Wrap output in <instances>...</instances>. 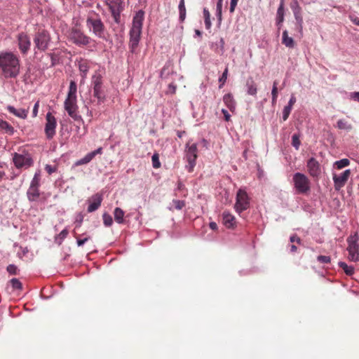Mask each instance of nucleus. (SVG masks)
Listing matches in <instances>:
<instances>
[{
    "mask_svg": "<svg viewBox=\"0 0 359 359\" xmlns=\"http://www.w3.org/2000/svg\"><path fill=\"white\" fill-rule=\"evenodd\" d=\"M124 212L120 208H116L114 211V219L118 224L124 223Z\"/></svg>",
    "mask_w": 359,
    "mask_h": 359,
    "instance_id": "5701e85b",
    "label": "nucleus"
},
{
    "mask_svg": "<svg viewBox=\"0 0 359 359\" xmlns=\"http://www.w3.org/2000/svg\"><path fill=\"white\" fill-rule=\"evenodd\" d=\"M88 163L86 162L85 158H82L81 159L75 162L74 163V165L76 166H78V165H83V164H87Z\"/></svg>",
    "mask_w": 359,
    "mask_h": 359,
    "instance_id": "052dcab7",
    "label": "nucleus"
},
{
    "mask_svg": "<svg viewBox=\"0 0 359 359\" xmlns=\"http://www.w3.org/2000/svg\"><path fill=\"white\" fill-rule=\"evenodd\" d=\"M86 26L92 32L93 34L100 39H107V29L106 27L96 13L90 14L86 19Z\"/></svg>",
    "mask_w": 359,
    "mask_h": 359,
    "instance_id": "20e7f679",
    "label": "nucleus"
},
{
    "mask_svg": "<svg viewBox=\"0 0 359 359\" xmlns=\"http://www.w3.org/2000/svg\"><path fill=\"white\" fill-rule=\"evenodd\" d=\"M0 129L5 131L9 135H12L14 133L13 128L6 121L0 118Z\"/></svg>",
    "mask_w": 359,
    "mask_h": 359,
    "instance_id": "b1692460",
    "label": "nucleus"
},
{
    "mask_svg": "<svg viewBox=\"0 0 359 359\" xmlns=\"http://www.w3.org/2000/svg\"><path fill=\"white\" fill-rule=\"evenodd\" d=\"M224 40L223 38H221L220 40H219V50H216V51L219 53V54H222L223 52H224Z\"/></svg>",
    "mask_w": 359,
    "mask_h": 359,
    "instance_id": "3c124183",
    "label": "nucleus"
},
{
    "mask_svg": "<svg viewBox=\"0 0 359 359\" xmlns=\"http://www.w3.org/2000/svg\"><path fill=\"white\" fill-rule=\"evenodd\" d=\"M121 11H122V10L111 11V15H112V16L114 18V21L117 24H119L120 22H121Z\"/></svg>",
    "mask_w": 359,
    "mask_h": 359,
    "instance_id": "c03bdc74",
    "label": "nucleus"
},
{
    "mask_svg": "<svg viewBox=\"0 0 359 359\" xmlns=\"http://www.w3.org/2000/svg\"><path fill=\"white\" fill-rule=\"evenodd\" d=\"M247 93L250 95L256 96L257 93V86L252 77H249L245 84Z\"/></svg>",
    "mask_w": 359,
    "mask_h": 359,
    "instance_id": "f3484780",
    "label": "nucleus"
},
{
    "mask_svg": "<svg viewBox=\"0 0 359 359\" xmlns=\"http://www.w3.org/2000/svg\"><path fill=\"white\" fill-rule=\"evenodd\" d=\"M203 15H204V19L210 18V13L208 9H206V8L203 9Z\"/></svg>",
    "mask_w": 359,
    "mask_h": 359,
    "instance_id": "338daca9",
    "label": "nucleus"
},
{
    "mask_svg": "<svg viewBox=\"0 0 359 359\" xmlns=\"http://www.w3.org/2000/svg\"><path fill=\"white\" fill-rule=\"evenodd\" d=\"M19 48L22 51V34L20 33L18 35Z\"/></svg>",
    "mask_w": 359,
    "mask_h": 359,
    "instance_id": "13d9d810",
    "label": "nucleus"
},
{
    "mask_svg": "<svg viewBox=\"0 0 359 359\" xmlns=\"http://www.w3.org/2000/svg\"><path fill=\"white\" fill-rule=\"evenodd\" d=\"M278 95V87L273 86L272 90H271L272 104H273L276 103Z\"/></svg>",
    "mask_w": 359,
    "mask_h": 359,
    "instance_id": "49530a36",
    "label": "nucleus"
},
{
    "mask_svg": "<svg viewBox=\"0 0 359 359\" xmlns=\"http://www.w3.org/2000/svg\"><path fill=\"white\" fill-rule=\"evenodd\" d=\"M76 91L77 86L76 82L74 81H71L67 97L65 101V109L69 116L75 121L81 118V116L77 113Z\"/></svg>",
    "mask_w": 359,
    "mask_h": 359,
    "instance_id": "7ed1b4c3",
    "label": "nucleus"
},
{
    "mask_svg": "<svg viewBox=\"0 0 359 359\" xmlns=\"http://www.w3.org/2000/svg\"><path fill=\"white\" fill-rule=\"evenodd\" d=\"M93 87L102 86V80L100 75L94 76L93 78Z\"/></svg>",
    "mask_w": 359,
    "mask_h": 359,
    "instance_id": "79ce46f5",
    "label": "nucleus"
},
{
    "mask_svg": "<svg viewBox=\"0 0 359 359\" xmlns=\"http://www.w3.org/2000/svg\"><path fill=\"white\" fill-rule=\"evenodd\" d=\"M359 237L357 233L350 236L347 238L348 252V259L352 262H357L359 260Z\"/></svg>",
    "mask_w": 359,
    "mask_h": 359,
    "instance_id": "0eeeda50",
    "label": "nucleus"
},
{
    "mask_svg": "<svg viewBox=\"0 0 359 359\" xmlns=\"http://www.w3.org/2000/svg\"><path fill=\"white\" fill-rule=\"evenodd\" d=\"M349 164L350 161L348 159L343 158L336 161L334 165L337 169H342L343 168L348 166Z\"/></svg>",
    "mask_w": 359,
    "mask_h": 359,
    "instance_id": "2f4dec72",
    "label": "nucleus"
},
{
    "mask_svg": "<svg viewBox=\"0 0 359 359\" xmlns=\"http://www.w3.org/2000/svg\"><path fill=\"white\" fill-rule=\"evenodd\" d=\"M45 133L48 139H52L55 135L57 121L50 112H48L46 116Z\"/></svg>",
    "mask_w": 359,
    "mask_h": 359,
    "instance_id": "9b49d317",
    "label": "nucleus"
},
{
    "mask_svg": "<svg viewBox=\"0 0 359 359\" xmlns=\"http://www.w3.org/2000/svg\"><path fill=\"white\" fill-rule=\"evenodd\" d=\"M282 43L284 44L286 47L292 48L294 47L295 43L292 37L288 36V32L287 30H285L283 32L282 36Z\"/></svg>",
    "mask_w": 359,
    "mask_h": 359,
    "instance_id": "aec40b11",
    "label": "nucleus"
},
{
    "mask_svg": "<svg viewBox=\"0 0 359 359\" xmlns=\"http://www.w3.org/2000/svg\"><path fill=\"white\" fill-rule=\"evenodd\" d=\"M292 107H291L288 105H287L284 107V109L283 110V121H285L288 118L290 114L292 111Z\"/></svg>",
    "mask_w": 359,
    "mask_h": 359,
    "instance_id": "ea45409f",
    "label": "nucleus"
},
{
    "mask_svg": "<svg viewBox=\"0 0 359 359\" xmlns=\"http://www.w3.org/2000/svg\"><path fill=\"white\" fill-rule=\"evenodd\" d=\"M39 182H40V172H36L30 184V187H39Z\"/></svg>",
    "mask_w": 359,
    "mask_h": 359,
    "instance_id": "4c0bfd02",
    "label": "nucleus"
},
{
    "mask_svg": "<svg viewBox=\"0 0 359 359\" xmlns=\"http://www.w3.org/2000/svg\"><path fill=\"white\" fill-rule=\"evenodd\" d=\"M351 98L359 102V92L352 93L351 95Z\"/></svg>",
    "mask_w": 359,
    "mask_h": 359,
    "instance_id": "0e129e2a",
    "label": "nucleus"
},
{
    "mask_svg": "<svg viewBox=\"0 0 359 359\" xmlns=\"http://www.w3.org/2000/svg\"><path fill=\"white\" fill-rule=\"evenodd\" d=\"M6 270L11 275H15L17 273L18 268L14 264H9L7 266Z\"/></svg>",
    "mask_w": 359,
    "mask_h": 359,
    "instance_id": "8fccbe9b",
    "label": "nucleus"
},
{
    "mask_svg": "<svg viewBox=\"0 0 359 359\" xmlns=\"http://www.w3.org/2000/svg\"><path fill=\"white\" fill-rule=\"evenodd\" d=\"M93 95L98 100V103H102L105 100V95L102 86L93 87Z\"/></svg>",
    "mask_w": 359,
    "mask_h": 359,
    "instance_id": "412c9836",
    "label": "nucleus"
},
{
    "mask_svg": "<svg viewBox=\"0 0 359 359\" xmlns=\"http://www.w3.org/2000/svg\"><path fill=\"white\" fill-rule=\"evenodd\" d=\"M74 237L76 238V243L78 246H82L85 243H86L90 237H85L84 238H80V236L76 234L75 231H74Z\"/></svg>",
    "mask_w": 359,
    "mask_h": 359,
    "instance_id": "a19ab883",
    "label": "nucleus"
},
{
    "mask_svg": "<svg viewBox=\"0 0 359 359\" xmlns=\"http://www.w3.org/2000/svg\"><path fill=\"white\" fill-rule=\"evenodd\" d=\"M306 168L309 174L316 178H318L321 174V168L319 162L315 158H310L306 162Z\"/></svg>",
    "mask_w": 359,
    "mask_h": 359,
    "instance_id": "f8f14e48",
    "label": "nucleus"
},
{
    "mask_svg": "<svg viewBox=\"0 0 359 359\" xmlns=\"http://www.w3.org/2000/svg\"><path fill=\"white\" fill-rule=\"evenodd\" d=\"M351 21H352V22H353V23H354L355 25H358V26H359V18H358V17L351 18Z\"/></svg>",
    "mask_w": 359,
    "mask_h": 359,
    "instance_id": "774afa93",
    "label": "nucleus"
},
{
    "mask_svg": "<svg viewBox=\"0 0 359 359\" xmlns=\"http://www.w3.org/2000/svg\"><path fill=\"white\" fill-rule=\"evenodd\" d=\"M102 153V148L100 147L97 149L90 152L87 154L84 158L86 161V162L88 163L90 161L93 160V158L97 155V154H101Z\"/></svg>",
    "mask_w": 359,
    "mask_h": 359,
    "instance_id": "c756f323",
    "label": "nucleus"
},
{
    "mask_svg": "<svg viewBox=\"0 0 359 359\" xmlns=\"http://www.w3.org/2000/svg\"><path fill=\"white\" fill-rule=\"evenodd\" d=\"M205 20V27L206 29H210L211 27V21H210V18H208V19H204Z\"/></svg>",
    "mask_w": 359,
    "mask_h": 359,
    "instance_id": "69168bd1",
    "label": "nucleus"
},
{
    "mask_svg": "<svg viewBox=\"0 0 359 359\" xmlns=\"http://www.w3.org/2000/svg\"><path fill=\"white\" fill-rule=\"evenodd\" d=\"M296 102V97H294V95H292L288 102V104L287 105L292 107L293 105L294 104V103Z\"/></svg>",
    "mask_w": 359,
    "mask_h": 359,
    "instance_id": "bf43d9fd",
    "label": "nucleus"
},
{
    "mask_svg": "<svg viewBox=\"0 0 359 359\" xmlns=\"http://www.w3.org/2000/svg\"><path fill=\"white\" fill-rule=\"evenodd\" d=\"M284 20V1L283 0L280 1V4L277 11V22L278 24H280Z\"/></svg>",
    "mask_w": 359,
    "mask_h": 359,
    "instance_id": "a878e982",
    "label": "nucleus"
},
{
    "mask_svg": "<svg viewBox=\"0 0 359 359\" xmlns=\"http://www.w3.org/2000/svg\"><path fill=\"white\" fill-rule=\"evenodd\" d=\"M317 260L322 264H328L330 262L331 259L329 256L319 255Z\"/></svg>",
    "mask_w": 359,
    "mask_h": 359,
    "instance_id": "09e8293b",
    "label": "nucleus"
},
{
    "mask_svg": "<svg viewBox=\"0 0 359 359\" xmlns=\"http://www.w3.org/2000/svg\"><path fill=\"white\" fill-rule=\"evenodd\" d=\"M39 107V102L37 101L35 103L33 110H32V116L33 117H36L37 116Z\"/></svg>",
    "mask_w": 359,
    "mask_h": 359,
    "instance_id": "864d4df0",
    "label": "nucleus"
},
{
    "mask_svg": "<svg viewBox=\"0 0 359 359\" xmlns=\"http://www.w3.org/2000/svg\"><path fill=\"white\" fill-rule=\"evenodd\" d=\"M88 201L89 205L87 210L88 212H93L100 207L102 201V197L100 194H96L93 196Z\"/></svg>",
    "mask_w": 359,
    "mask_h": 359,
    "instance_id": "4468645a",
    "label": "nucleus"
},
{
    "mask_svg": "<svg viewBox=\"0 0 359 359\" xmlns=\"http://www.w3.org/2000/svg\"><path fill=\"white\" fill-rule=\"evenodd\" d=\"M180 20L183 22L186 18V8L184 0H180L179 4Z\"/></svg>",
    "mask_w": 359,
    "mask_h": 359,
    "instance_id": "bb28decb",
    "label": "nucleus"
},
{
    "mask_svg": "<svg viewBox=\"0 0 359 359\" xmlns=\"http://www.w3.org/2000/svg\"><path fill=\"white\" fill-rule=\"evenodd\" d=\"M103 223L106 226H111L113 224V219L110 215L104 213L102 215Z\"/></svg>",
    "mask_w": 359,
    "mask_h": 359,
    "instance_id": "72a5a7b5",
    "label": "nucleus"
},
{
    "mask_svg": "<svg viewBox=\"0 0 359 359\" xmlns=\"http://www.w3.org/2000/svg\"><path fill=\"white\" fill-rule=\"evenodd\" d=\"M34 41L38 49L41 50H46L50 41L48 32L45 29H39L35 35Z\"/></svg>",
    "mask_w": 359,
    "mask_h": 359,
    "instance_id": "6e6552de",
    "label": "nucleus"
},
{
    "mask_svg": "<svg viewBox=\"0 0 359 359\" xmlns=\"http://www.w3.org/2000/svg\"><path fill=\"white\" fill-rule=\"evenodd\" d=\"M300 135L299 134H294L292 137V145L298 150L299 146L301 144V142L299 140Z\"/></svg>",
    "mask_w": 359,
    "mask_h": 359,
    "instance_id": "473e14b6",
    "label": "nucleus"
},
{
    "mask_svg": "<svg viewBox=\"0 0 359 359\" xmlns=\"http://www.w3.org/2000/svg\"><path fill=\"white\" fill-rule=\"evenodd\" d=\"M68 231L67 229H63L59 234L60 237L63 239L66 238L68 235Z\"/></svg>",
    "mask_w": 359,
    "mask_h": 359,
    "instance_id": "e2e57ef3",
    "label": "nucleus"
},
{
    "mask_svg": "<svg viewBox=\"0 0 359 359\" xmlns=\"http://www.w3.org/2000/svg\"><path fill=\"white\" fill-rule=\"evenodd\" d=\"M79 69L80 72L83 74L82 77H86L89 70V66L88 65V62L86 60L81 61L79 65Z\"/></svg>",
    "mask_w": 359,
    "mask_h": 359,
    "instance_id": "c85d7f7f",
    "label": "nucleus"
},
{
    "mask_svg": "<svg viewBox=\"0 0 359 359\" xmlns=\"http://www.w3.org/2000/svg\"><path fill=\"white\" fill-rule=\"evenodd\" d=\"M173 205L176 210H182L185 206V202L180 200H173Z\"/></svg>",
    "mask_w": 359,
    "mask_h": 359,
    "instance_id": "a18cd8bd",
    "label": "nucleus"
},
{
    "mask_svg": "<svg viewBox=\"0 0 359 359\" xmlns=\"http://www.w3.org/2000/svg\"><path fill=\"white\" fill-rule=\"evenodd\" d=\"M7 109L18 117H22V109H16L14 107L8 105Z\"/></svg>",
    "mask_w": 359,
    "mask_h": 359,
    "instance_id": "e433bc0d",
    "label": "nucleus"
},
{
    "mask_svg": "<svg viewBox=\"0 0 359 359\" xmlns=\"http://www.w3.org/2000/svg\"><path fill=\"white\" fill-rule=\"evenodd\" d=\"M339 266L343 269L346 275L352 276L354 273L355 270L353 266H348L346 263L343 262H339Z\"/></svg>",
    "mask_w": 359,
    "mask_h": 359,
    "instance_id": "393cba45",
    "label": "nucleus"
},
{
    "mask_svg": "<svg viewBox=\"0 0 359 359\" xmlns=\"http://www.w3.org/2000/svg\"><path fill=\"white\" fill-rule=\"evenodd\" d=\"M351 175V170H346L343 172H341L340 175H334L333 176V181L334 184V189L337 191L340 190L341 188H342L346 182L348 181V178Z\"/></svg>",
    "mask_w": 359,
    "mask_h": 359,
    "instance_id": "ddd939ff",
    "label": "nucleus"
},
{
    "mask_svg": "<svg viewBox=\"0 0 359 359\" xmlns=\"http://www.w3.org/2000/svg\"><path fill=\"white\" fill-rule=\"evenodd\" d=\"M223 101L231 111L233 112L235 110L236 102L231 93L225 94L223 97Z\"/></svg>",
    "mask_w": 359,
    "mask_h": 359,
    "instance_id": "a211bd4d",
    "label": "nucleus"
},
{
    "mask_svg": "<svg viewBox=\"0 0 359 359\" xmlns=\"http://www.w3.org/2000/svg\"><path fill=\"white\" fill-rule=\"evenodd\" d=\"M144 13L139 11L133 18V25L130 30L129 48L132 53H135L140 40Z\"/></svg>",
    "mask_w": 359,
    "mask_h": 359,
    "instance_id": "f03ea898",
    "label": "nucleus"
},
{
    "mask_svg": "<svg viewBox=\"0 0 359 359\" xmlns=\"http://www.w3.org/2000/svg\"><path fill=\"white\" fill-rule=\"evenodd\" d=\"M152 165L154 168H158L161 167V163L159 161L158 155L154 154L151 157Z\"/></svg>",
    "mask_w": 359,
    "mask_h": 359,
    "instance_id": "37998d69",
    "label": "nucleus"
},
{
    "mask_svg": "<svg viewBox=\"0 0 359 359\" xmlns=\"http://www.w3.org/2000/svg\"><path fill=\"white\" fill-rule=\"evenodd\" d=\"M228 72H229L228 68L226 67L222 76L219 79V82L220 83V85L219 86V88H222V86L224 85L225 82L226 81Z\"/></svg>",
    "mask_w": 359,
    "mask_h": 359,
    "instance_id": "58836bf2",
    "label": "nucleus"
},
{
    "mask_svg": "<svg viewBox=\"0 0 359 359\" xmlns=\"http://www.w3.org/2000/svg\"><path fill=\"white\" fill-rule=\"evenodd\" d=\"M88 163L86 162L85 158H82L81 159L75 162L74 163V165L76 166H78V165H83V164H87Z\"/></svg>",
    "mask_w": 359,
    "mask_h": 359,
    "instance_id": "680f3d73",
    "label": "nucleus"
},
{
    "mask_svg": "<svg viewBox=\"0 0 359 359\" xmlns=\"http://www.w3.org/2000/svg\"><path fill=\"white\" fill-rule=\"evenodd\" d=\"M10 283L13 290H20L22 288V283L18 278H12L10 280Z\"/></svg>",
    "mask_w": 359,
    "mask_h": 359,
    "instance_id": "c9c22d12",
    "label": "nucleus"
},
{
    "mask_svg": "<svg viewBox=\"0 0 359 359\" xmlns=\"http://www.w3.org/2000/svg\"><path fill=\"white\" fill-rule=\"evenodd\" d=\"M186 158L188 161V171L192 172L194 166L196 165V161L197 159L198 149L196 144H189L187 143L186 145Z\"/></svg>",
    "mask_w": 359,
    "mask_h": 359,
    "instance_id": "9d476101",
    "label": "nucleus"
},
{
    "mask_svg": "<svg viewBox=\"0 0 359 359\" xmlns=\"http://www.w3.org/2000/svg\"><path fill=\"white\" fill-rule=\"evenodd\" d=\"M290 241L291 243H295L296 242L298 244L301 243V239L297 235H292V236H290Z\"/></svg>",
    "mask_w": 359,
    "mask_h": 359,
    "instance_id": "5fc2aeb1",
    "label": "nucleus"
},
{
    "mask_svg": "<svg viewBox=\"0 0 359 359\" xmlns=\"http://www.w3.org/2000/svg\"><path fill=\"white\" fill-rule=\"evenodd\" d=\"M68 40L72 43L79 46H88L93 40L86 35L77 25L72 27L67 34Z\"/></svg>",
    "mask_w": 359,
    "mask_h": 359,
    "instance_id": "39448f33",
    "label": "nucleus"
},
{
    "mask_svg": "<svg viewBox=\"0 0 359 359\" xmlns=\"http://www.w3.org/2000/svg\"><path fill=\"white\" fill-rule=\"evenodd\" d=\"M222 0H218V2L217 4V16L218 18L219 21L222 20Z\"/></svg>",
    "mask_w": 359,
    "mask_h": 359,
    "instance_id": "de8ad7c7",
    "label": "nucleus"
},
{
    "mask_svg": "<svg viewBox=\"0 0 359 359\" xmlns=\"http://www.w3.org/2000/svg\"><path fill=\"white\" fill-rule=\"evenodd\" d=\"M34 163L33 158L30 154L24 152V167H29Z\"/></svg>",
    "mask_w": 359,
    "mask_h": 359,
    "instance_id": "f704fd0d",
    "label": "nucleus"
},
{
    "mask_svg": "<svg viewBox=\"0 0 359 359\" xmlns=\"http://www.w3.org/2000/svg\"><path fill=\"white\" fill-rule=\"evenodd\" d=\"M250 207V198L245 190L239 189L236 194L235 203L236 211L238 213L246 210Z\"/></svg>",
    "mask_w": 359,
    "mask_h": 359,
    "instance_id": "1a4fd4ad",
    "label": "nucleus"
},
{
    "mask_svg": "<svg viewBox=\"0 0 359 359\" xmlns=\"http://www.w3.org/2000/svg\"><path fill=\"white\" fill-rule=\"evenodd\" d=\"M238 0H231L229 11L231 13L234 12L235 8L238 4Z\"/></svg>",
    "mask_w": 359,
    "mask_h": 359,
    "instance_id": "6e6d98bb",
    "label": "nucleus"
},
{
    "mask_svg": "<svg viewBox=\"0 0 359 359\" xmlns=\"http://www.w3.org/2000/svg\"><path fill=\"white\" fill-rule=\"evenodd\" d=\"M222 113L224 114L225 121H229L230 120L231 116L227 111V110L222 109Z\"/></svg>",
    "mask_w": 359,
    "mask_h": 359,
    "instance_id": "4d7b16f0",
    "label": "nucleus"
},
{
    "mask_svg": "<svg viewBox=\"0 0 359 359\" xmlns=\"http://www.w3.org/2000/svg\"><path fill=\"white\" fill-rule=\"evenodd\" d=\"M337 127L341 130H351L353 128L351 124L344 119H340L337 121Z\"/></svg>",
    "mask_w": 359,
    "mask_h": 359,
    "instance_id": "7c9ffc66",
    "label": "nucleus"
},
{
    "mask_svg": "<svg viewBox=\"0 0 359 359\" xmlns=\"http://www.w3.org/2000/svg\"><path fill=\"white\" fill-rule=\"evenodd\" d=\"M110 11L123 10L122 0H106Z\"/></svg>",
    "mask_w": 359,
    "mask_h": 359,
    "instance_id": "6ab92c4d",
    "label": "nucleus"
},
{
    "mask_svg": "<svg viewBox=\"0 0 359 359\" xmlns=\"http://www.w3.org/2000/svg\"><path fill=\"white\" fill-rule=\"evenodd\" d=\"M45 170L49 175H51L52 173L56 172L57 168L55 166H52L50 165H46L45 167Z\"/></svg>",
    "mask_w": 359,
    "mask_h": 359,
    "instance_id": "603ef678",
    "label": "nucleus"
},
{
    "mask_svg": "<svg viewBox=\"0 0 359 359\" xmlns=\"http://www.w3.org/2000/svg\"><path fill=\"white\" fill-rule=\"evenodd\" d=\"M0 69L5 77H15L20 72V61L12 53H0Z\"/></svg>",
    "mask_w": 359,
    "mask_h": 359,
    "instance_id": "f257e3e1",
    "label": "nucleus"
},
{
    "mask_svg": "<svg viewBox=\"0 0 359 359\" xmlns=\"http://www.w3.org/2000/svg\"><path fill=\"white\" fill-rule=\"evenodd\" d=\"M292 181L297 194H306L310 191V180L304 174L296 172L293 175Z\"/></svg>",
    "mask_w": 359,
    "mask_h": 359,
    "instance_id": "423d86ee",
    "label": "nucleus"
},
{
    "mask_svg": "<svg viewBox=\"0 0 359 359\" xmlns=\"http://www.w3.org/2000/svg\"><path fill=\"white\" fill-rule=\"evenodd\" d=\"M13 161L17 168H21L22 167V155L14 153Z\"/></svg>",
    "mask_w": 359,
    "mask_h": 359,
    "instance_id": "cd10ccee",
    "label": "nucleus"
},
{
    "mask_svg": "<svg viewBox=\"0 0 359 359\" xmlns=\"http://www.w3.org/2000/svg\"><path fill=\"white\" fill-rule=\"evenodd\" d=\"M294 4H295V7L292 6V8L293 9L294 18L297 20L299 32H300V34L302 35L303 18L301 15V8L298 5V3L297 1H295Z\"/></svg>",
    "mask_w": 359,
    "mask_h": 359,
    "instance_id": "dca6fc26",
    "label": "nucleus"
},
{
    "mask_svg": "<svg viewBox=\"0 0 359 359\" xmlns=\"http://www.w3.org/2000/svg\"><path fill=\"white\" fill-rule=\"evenodd\" d=\"M222 222L228 229H233L236 226V217L228 211L223 212Z\"/></svg>",
    "mask_w": 359,
    "mask_h": 359,
    "instance_id": "2eb2a0df",
    "label": "nucleus"
},
{
    "mask_svg": "<svg viewBox=\"0 0 359 359\" xmlns=\"http://www.w3.org/2000/svg\"><path fill=\"white\" fill-rule=\"evenodd\" d=\"M27 195L29 201H36L39 196V188L29 187Z\"/></svg>",
    "mask_w": 359,
    "mask_h": 359,
    "instance_id": "4be33fe9",
    "label": "nucleus"
}]
</instances>
